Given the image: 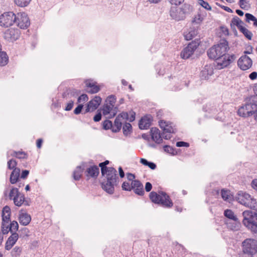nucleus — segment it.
<instances>
[{
    "mask_svg": "<svg viewBox=\"0 0 257 257\" xmlns=\"http://www.w3.org/2000/svg\"><path fill=\"white\" fill-rule=\"evenodd\" d=\"M229 49L228 42L225 39H221L218 44L208 50L207 55L210 59L217 61L220 69L223 68L228 66L235 58L234 55H226Z\"/></svg>",
    "mask_w": 257,
    "mask_h": 257,
    "instance_id": "1",
    "label": "nucleus"
},
{
    "mask_svg": "<svg viewBox=\"0 0 257 257\" xmlns=\"http://www.w3.org/2000/svg\"><path fill=\"white\" fill-rule=\"evenodd\" d=\"M104 176L106 178V181L102 183V188L107 193L112 194L114 193V186H117L118 183L119 178L117 176V171L114 168L110 167L105 173Z\"/></svg>",
    "mask_w": 257,
    "mask_h": 257,
    "instance_id": "2",
    "label": "nucleus"
},
{
    "mask_svg": "<svg viewBox=\"0 0 257 257\" xmlns=\"http://www.w3.org/2000/svg\"><path fill=\"white\" fill-rule=\"evenodd\" d=\"M193 7L187 3H185L181 7L176 6L172 7L170 10V16L172 19L180 21L185 19L186 15H189L193 11Z\"/></svg>",
    "mask_w": 257,
    "mask_h": 257,
    "instance_id": "3",
    "label": "nucleus"
},
{
    "mask_svg": "<svg viewBox=\"0 0 257 257\" xmlns=\"http://www.w3.org/2000/svg\"><path fill=\"white\" fill-rule=\"evenodd\" d=\"M257 254V240L251 238L244 239L241 243V252L239 257H254Z\"/></svg>",
    "mask_w": 257,
    "mask_h": 257,
    "instance_id": "4",
    "label": "nucleus"
},
{
    "mask_svg": "<svg viewBox=\"0 0 257 257\" xmlns=\"http://www.w3.org/2000/svg\"><path fill=\"white\" fill-rule=\"evenodd\" d=\"M149 198L152 202L164 208H170L173 205L170 196L163 191H160L159 193L154 191L151 192L149 194Z\"/></svg>",
    "mask_w": 257,
    "mask_h": 257,
    "instance_id": "5",
    "label": "nucleus"
},
{
    "mask_svg": "<svg viewBox=\"0 0 257 257\" xmlns=\"http://www.w3.org/2000/svg\"><path fill=\"white\" fill-rule=\"evenodd\" d=\"M242 214V224L252 232L257 234V211L245 210Z\"/></svg>",
    "mask_w": 257,
    "mask_h": 257,
    "instance_id": "6",
    "label": "nucleus"
},
{
    "mask_svg": "<svg viewBox=\"0 0 257 257\" xmlns=\"http://www.w3.org/2000/svg\"><path fill=\"white\" fill-rule=\"evenodd\" d=\"M235 198L239 203L248 208L253 210H256L257 208V201L256 199L251 198L248 193L239 191Z\"/></svg>",
    "mask_w": 257,
    "mask_h": 257,
    "instance_id": "7",
    "label": "nucleus"
},
{
    "mask_svg": "<svg viewBox=\"0 0 257 257\" xmlns=\"http://www.w3.org/2000/svg\"><path fill=\"white\" fill-rule=\"evenodd\" d=\"M257 102H253L250 97L245 104L238 109V114L242 117H246L255 114L257 112Z\"/></svg>",
    "mask_w": 257,
    "mask_h": 257,
    "instance_id": "8",
    "label": "nucleus"
},
{
    "mask_svg": "<svg viewBox=\"0 0 257 257\" xmlns=\"http://www.w3.org/2000/svg\"><path fill=\"white\" fill-rule=\"evenodd\" d=\"M17 22V17L12 12L4 13L0 16V25L4 27L12 26Z\"/></svg>",
    "mask_w": 257,
    "mask_h": 257,
    "instance_id": "9",
    "label": "nucleus"
},
{
    "mask_svg": "<svg viewBox=\"0 0 257 257\" xmlns=\"http://www.w3.org/2000/svg\"><path fill=\"white\" fill-rule=\"evenodd\" d=\"M159 123L160 127L163 130V137L165 140L170 139L171 138V134H174L176 132L172 122L160 120Z\"/></svg>",
    "mask_w": 257,
    "mask_h": 257,
    "instance_id": "10",
    "label": "nucleus"
},
{
    "mask_svg": "<svg viewBox=\"0 0 257 257\" xmlns=\"http://www.w3.org/2000/svg\"><path fill=\"white\" fill-rule=\"evenodd\" d=\"M10 199L14 200V204L16 206H21L24 202V195L21 193L19 191L17 188L13 187L10 191L9 194Z\"/></svg>",
    "mask_w": 257,
    "mask_h": 257,
    "instance_id": "11",
    "label": "nucleus"
},
{
    "mask_svg": "<svg viewBox=\"0 0 257 257\" xmlns=\"http://www.w3.org/2000/svg\"><path fill=\"white\" fill-rule=\"evenodd\" d=\"M199 45V42L198 40L191 42L182 51L181 57L184 59L189 58L194 53Z\"/></svg>",
    "mask_w": 257,
    "mask_h": 257,
    "instance_id": "12",
    "label": "nucleus"
},
{
    "mask_svg": "<svg viewBox=\"0 0 257 257\" xmlns=\"http://www.w3.org/2000/svg\"><path fill=\"white\" fill-rule=\"evenodd\" d=\"M16 23L21 29H27L30 25V21L28 15L25 13H18L16 15Z\"/></svg>",
    "mask_w": 257,
    "mask_h": 257,
    "instance_id": "13",
    "label": "nucleus"
},
{
    "mask_svg": "<svg viewBox=\"0 0 257 257\" xmlns=\"http://www.w3.org/2000/svg\"><path fill=\"white\" fill-rule=\"evenodd\" d=\"M20 31L18 29L10 28L7 30L4 34V38L9 41H14L19 39Z\"/></svg>",
    "mask_w": 257,
    "mask_h": 257,
    "instance_id": "14",
    "label": "nucleus"
},
{
    "mask_svg": "<svg viewBox=\"0 0 257 257\" xmlns=\"http://www.w3.org/2000/svg\"><path fill=\"white\" fill-rule=\"evenodd\" d=\"M252 64L251 59L246 55L241 56L237 61L238 66L242 70L249 69Z\"/></svg>",
    "mask_w": 257,
    "mask_h": 257,
    "instance_id": "15",
    "label": "nucleus"
},
{
    "mask_svg": "<svg viewBox=\"0 0 257 257\" xmlns=\"http://www.w3.org/2000/svg\"><path fill=\"white\" fill-rule=\"evenodd\" d=\"M101 102V98L100 96H95L94 98L91 100L87 104L84 113L89 111H93L96 109Z\"/></svg>",
    "mask_w": 257,
    "mask_h": 257,
    "instance_id": "16",
    "label": "nucleus"
},
{
    "mask_svg": "<svg viewBox=\"0 0 257 257\" xmlns=\"http://www.w3.org/2000/svg\"><path fill=\"white\" fill-rule=\"evenodd\" d=\"M99 174V167L96 165H93L87 168L85 171V175L87 177V180L92 178L96 179Z\"/></svg>",
    "mask_w": 257,
    "mask_h": 257,
    "instance_id": "17",
    "label": "nucleus"
},
{
    "mask_svg": "<svg viewBox=\"0 0 257 257\" xmlns=\"http://www.w3.org/2000/svg\"><path fill=\"white\" fill-rule=\"evenodd\" d=\"M131 190H134L135 194L143 196L145 193L143 184L139 180H135L132 182Z\"/></svg>",
    "mask_w": 257,
    "mask_h": 257,
    "instance_id": "18",
    "label": "nucleus"
},
{
    "mask_svg": "<svg viewBox=\"0 0 257 257\" xmlns=\"http://www.w3.org/2000/svg\"><path fill=\"white\" fill-rule=\"evenodd\" d=\"M152 139L157 144H161L163 142V134H161L160 130L157 127H152L150 131Z\"/></svg>",
    "mask_w": 257,
    "mask_h": 257,
    "instance_id": "19",
    "label": "nucleus"
},
{
    "mask_svg": "<svg viewBox=\"0 0 257 257\" xmlns=\"http://www.w3.org/2000/svg\"><path fill=\"white\" fill-rule=\"evenodd\" d=\"M19 238V235L16 232L12 233L11 235L8 238L5 244V249L9 250L16 243Z\"/></svg>",
    "mask_w": 257,
    "mask_h": 257,
    "instance_id": "20",
    "label": "nucleus"
},
{
    "mask_svg": "<svg viewBox=\"0 0 257 257\" xmlns=\"http://www.w3.org/2000/svg\"><path fill=\"white\" fill-rule=\"evenodd\" d=\"M117 108L116 107H113L108 105V103L103 105L102 109V113L104 115L110 114V116L109 118L114 117L117 113Z\"/></svg>",
    "mask_w": 257,
    "mask_h": 257,
    "instance_id": "21",
    "label": "nucleus"
},
{
    "mask_svg": "<svg viewBox=\"0 0 257 257\" xmlns=\"http://www.w3.org/2000/svg\"><path fill=\"white\" fill-rule=\"evenodd\" d=\"M152 119L151 116H145L142 117L139 121V126L141 130L148 129L152 124Z\"/></svg>",
    "mask_w": 257,
    "mask_h": 257,
    "instance_id": "22",
    "label": "nucleus"
},
{
    "mask_svg": "<svg viewBox=\"0 0 257 257\" xmlns=\"http://www.w3.org/2000/svg\"><path fill=\"white\" fill-rule=\"evenodd\" d=\"M86 91L89 93L94 94L100 90V87L96 84L95 82H91L88 81L85 82Z\"/></svg>",
    "mask_w": 257,
    "mask_h": 257,
    "instance_id": "23",
    "label": "nucleus"
},
{
    "mask_svg": "<svg viewBox=\"0 0 257 257\" xmlns=\"http://www.w3.org/2000/svg\"><path fill=\"white\" fill-rule=\"evenodd\" d=\"M225 223L228 229L233 231L239 230L241 226V223L238 219H237V220H225Z\"/></svg>",
    "mask_w": 257,
    "mask_h": 257,
    "instance_id": "24",
    "label": "nucleus"
},
{
    "mask_svg": "<svg viewBox=\"0 0 257 257\" xmlns=\"http://www.w3.org/2000/svg\"><path fill=\"white\" fill-rule=\"evenodd\" d=\"M198 34L197 29L194 27H190L184 33L185 39L189 41L194 38Z\"/></svg>",
    "mask_w": 257,
    "mask_h": 257,
    "instance_id": "25",
    "label": "nucleus"
},
{
    "mask_svg": "<svg viewBox=\"0 0 257 257\" xmlns=\"http://www.w3.org/2000/svg\"><path fill=\"white\" fill-rule=\"evenodd\" d=\"M20 169L19 168H15L11 173L10 178V181L11 184H16L19 180L20 176Z\"/></svg>",
    "mask_w": 257,
    "mask_h": 257,
    "instance_id": "26",
    "label": "nucleus"
},
{
    "mask_svg": "<svg viewBox=\"0 0 257 257\" xmlns=\"http://www.w3.org/2000/svg\"><path fill=\"white\" fill-rule=\"evenodd\" d=\"M19 220L21 224L26 226L30 223L31 220V217L30 215L27 213H20L19 214Z\"/></svg>",
    "mask_w": 257,
    "mask_h": 257,
    "instance_id": "27",
    "label": "nucleus"
},
{
    "mask_svg": "<svg viewBox=\"0 0 257 257\" xmlns=\"http://www.w3.org/2000/svg\"><path fill=\"white\" fill-rule=\"evenodd\" d=\"M11 209L9 206H5L2 210V221L9 223L10 221Z\"/></svg>",
    "mask_w": 257,
    "mask_h": 257,
    "instance_id": "28",
    "label": "nucleus"
},
{
    "mask_svg": "<svg viewBox=\"0 0 257 257\" xmlns=\"http://www.w3.org/2000/svg\"><path fill=\"white\" fill-rule=\"evenodd\" d=\"M84 169L81 166H77L73 173V178L76 181L79 180L82 175Z\"/></svg>",
    "mask_w": 257,
    "mask_h": 257,
    "instance_id": "29",
    "label": "nucleus"
},
{
    "mask_svg": "<svg viewBox=\"0 0 257 257\" xmlns=\"http://www.w3.org/2000/svg\"><path fill=\"white\" fill-rule=\"evenodd\" d=\"M243 24V22L237 16H235L232 19L230 26L232 28L233 26H236L237 28L240 30V27H243L242 24Z\"/></svg>",
    "mask_w": 257,
    "mask_h": 257,
    "instance_id": "30",
    "label": "nucleus"
},
{
    "mask_svg": "<svg viewBox=\"0 0 257 257\" xmlns=\"http://www.w3.org/2000/svg\"><path fill=\"white\" fill-rule=\"evenodd\" d=\"M224 215L227 218L225 220H237L238 218L230 209H226L224 211Z\"/></svg>",
    "mask_w": 257,
    "mask_h": 257,
    "instance_id": "31",
    "label": "nucleus"
},
{
    "mask_svg": "<svg viewBox=\"0 0 257 257\" xmlns=\"http://www.w3.org/2000/svg\"><path fill=\"white\" fill-rule=\"evenodd\" d=\"M121 126L122 120L118 119V117H116L114 122V124H112V132H118L120 130Z\"/></svg>",
    "mask_w": 257,
    "mask_h": 257,
    "instance_id": "32",
    "label": "nucleus"
},
{
    "mask_svg": "<svg viewBox=\"0 0 257 257\" xmlns=\"http://www.w3.org/2000/svg\"><path fill=\"white\" fill-rule=\"evenodd\" d=\"M9 58L6 52L0 50V66H5L8 62Z\"/></svg>",
    "mask_w": 257,
    "mask_h": 257,
    "instance_id": "33",
    "label": "nucleus"
},
{
    "mask_svg": "<svg viewBox=\"0 0 257 257\" xmlns=\"http://www.w3.org/2000/svg\"><path fill=\"white\" fill-rule=\"evenodd\" d=\"M11 156L15 157L18 159H26L27 158L28 155L25 152L23 151H13V153L11 154Z\"/></svg>",
    "mask_w": 257,
    "mask_h": 257,
    "instance_id": "34",
    "label": "nucleus"
},
{
    "mask_svg": "<svg viewBox=\"0 0 257 257\" xmlns=\"http://www.w3.org/2000/svg\"><path fill=\"white\" fill-rule=\"evenodd\" d=\"M239 31L244 35V36L247 39L249 40H251V38L252 37V34L250 31H249L248 29H247L244 27H240Z\"/></svg>",
    "mask_w": 257,
    "mask_h": 257,
    "instance_id": "35",
    "label": "nucleus"
},
{
    "mask_svg": "<svg viewBox=\"0 0 257 257\" xmlns=\"http://www.w3.org/2000/svg\"><path fill=\"white\" fill-rule=\"evenodd\" d=\"M123 133L124 136H127L132 131V126L131 123L125 122L122 127Z\"/></svg>",
    "mask_w": 257,
    "mask_h": 257,
    "instance_id": "36",
    "label": "nucleus"
},
{
    "mask_svg": "<svg viewBox=\"0 0 257 257\" xmlns=\"http://www.w3.org/2000/svg\"><path fill=\"white\" fill-rule=\"evenodd\" d=\"M10 226L9 223H6L5 222L2 221V233L4 234H8L9 231H10Z\"/></svg>",
    "mask_w": 257,
    "mask_h": 257,
    "instance_id": "37",
    "label": "nucleus"
},
{
    "mask_svg": "<svg viewBox=\"0 0 257 257\" xmlns=\"http://www.w3.org/2000/svg\"><path fill=\"white\" fill-rule=\"evenodd\" d=\"M164 151L169 153V154H171L172 155H176L177 154V152L176 151V150L170 146H168V145H165L164 146Z\"/></svg>",
    "mask_w": 257,
    "mask_h": 257,
    "instance_id": "38",
    "label": "nucleus"
},
{
    "mask_svg": "<svg viewBox=\"0 0 257 257\" xmlns=\"http://www.w3.org/2000/svg\"><path fill=\"white\" fill-rule=\"evenodd\" d=\"M31 0H15V4L20 7H27Z\"/></svg>",
    "mask_w": 257,
    "mask_h": 257,
    "instance_id": "39",
    "label": "nucleus"
},
{
    "mask_svg": "<svg viewBox=\"0 0 257 257\" xmlns=\"http://www.w3.org/2000/svg\"><path fill=\"white\" fill-rule=\"evenodd\" d=\"M102 126L104 130H108L111 129L112 131V123L110 120L106 119L103 121Z\"/></svg>",
    "mask_w": 257,
    "mask_h": 257,
    "instance_id": "40",
    "label": "nucleus"
},
{
    "mask_svg": "<svg viewBox=\"0 0 257 257\" xmlns=\"http://www.w3.org/2000/svg\"><path fill=\"white\" fill-rule=\"evenodd\" d=\"M198 4L206 10H211V7L207 2H205L203 0H198Z\"/></svg>",
    "mask_w": 257,
    "mask_h": 257,
    "instance_id": "41",
    "label": "nucleus"
},
{
    "mask_svg": "<svg viewBox=\"0 0 257 257\" xmlns=\"http://www.w3.org/2000/svg\"><path fill=\"white\" fill-rule=\"evenodd\" d=\"M10 232L11 233H14L13 231H15L14 232H16V231L18 230L19 228V224L18 222L16 221H13L11 222L10 224Z\"/></svg>",
    "mask_w": 257,
    "mask_h": 257,
    "instance_id": "42",
    "label": "nucleus"
},
{
    "mask_svg": "<svg viewBox=\"0 0 257 257\" xmlns=\"http://www.w3.org/2000/svg\"><path fill=\"white\" fill-rule=\"evenodd\" d=\"M106 101L108 103V105L114 107L116 101V98L113 95H109L107 97Z\"/></svg>",
    "mask_w": 257,
    "mask_h": 257,
    "instance_id": "43",
    "label": "nucleus"
},
{
    "mask_svg": "<svg viewBox=\"0 0 257 257\" xmlns=\"http://www.w3.org/2000/svg\"><path fill=\"white\" fill-rule=\"evenodd\" d=\"M22 249L20 247L15 246L11 251V254L13 257H17L21 252Z\"/></svg>",
    "mask_w": 257,
    "mask_h": 257,
    "instance_id": "44",
    "label": "nucleus"
},
{
    "mask_svg": "<svg viewBox=\"0 0 257 257\" xmlns=\"http://www.w3.org/2000/svg\"><path fill=\"white\" fill-rule=\"evenodd\" d=\"M17 165V162L14 159H11L8 162V168L10 170H14Z\"/></svg>",
    "mask_w": 257,
    "mask_h": 257,
    "instance_id": "45",
    "label": "nucleus"
},
{
    "mask_svg": "<svg viewBox=\"0 0 257 257\" xmlns=\"http://www.w3.org/2000/svg\"><path fill=\"white\" fill-rule=\"evenodd\" d=\"M230 193L228 190L223 189L221 191V196L224 200H227L229 196Z\"/></svg>",
    "mask_w": 257,
    "mask_h": 257,
    "instance_id": "46",
    "label": "nucleus"
},
{
    "mask_svg": "<svg viewBox=\"0 0 257 257\" xmlns=\"http://www.w3.org/2000/svg\"><path fill=\"white\" fill-rule=\"evenodd\" d=\"M99 167L101 168V171L102 176H105V173H106V171L110 168V167H107L106 165L103 163V162L99 163Z\"/></svg>",
    "mask_w": 257,
    "mask_h": 257,
    "instance_id": "47",
    "label": "nucleus"
},
{
    "mask_svg": "<svg viewBox=\"0 0 257 257\" xmlns=\"http://www.w3.org/2000/svg\"><path fill=\"white\" fill-rule=\"evenodd\" d=\"M116 117H118V119H120L121 120H127L128 119V115L127 112H122L120 113L119 114H118Z\"/></svg>",
    "mask_w": 257,
    "mask_h": 257,
    "instance_id": "48",
    "label": "nucleus"
},
{
    "mask_svg": "<svg viewBox=\"0 0 257 257\" xmlns=\"http://www.w3.org/2000/svg\"><path fill=\"white\" fill-rule=\"evenodd\" d=\"M132 183L130 184V183L124 182L122 184V189L125 191H131Z\"/></svg>",
    "mask_w": 257,
    "mask_h": 257,
    "instance_id": "49",
    "label": "nucleus"
},
{
    "mask_svg": "<svg viewBox=\"0 0 257 257\" xmlns=\"http://www.w3.org/2000/svg\"><path fill=\"white\" fill-rule=\"evenodd\" d=\"M253 90L255 95L250 97V100L253 102H257V83L254 84Z\"/></svg>",
    "mask_w": 257,
    "mask_h": 257,
    "instance_id": "50",
    "label": "nucleus"
},
{
    "mask_svg": "<svg viewBox=\"0 0 257 257\" xmlns=\"http://www.w3.org/2000/svg\"><path fill=\"white\" fill-rule=\"evenodd\" d=\"M245 21L246 22L249 23L250 21H254L255 19L256 18L254 16L249 13H246L245 14Z\"/></svg>",
    "mask_w": 257,
    "mask_h": 257,
    "instance_id": "51",
    "label": "nucleus"
},
{
    "mask_svg": "<svg viewBox=\"0 0 257 257\" xmlns=\"http://www.w3.org/2000/svg\"><path fill=\"white\" fill-rule=\"evenodd\" d=\"M248 2L246 0H239L238 5L241 9L245 10L247 8L246 4Z\"/></svg>",
    "mask_w": 257,
    "mask_h": 257,
    "instance_id": "52",
    "label": "nucleus"
},
{
    "mask_svg": "<svg viewBox=\"0 0 257 257\" xmlns=\"http://www.w3.org/2000/svg\"><path fill=\"white\" fill-rule=\"evenodd\" d=\"M70 94L72 96H78L80 93V91L76 89H70Z\"/></svg>",
    "mask_w": 257,
    "mask_h": 257,
    "instance_id": "53",
    "label": "nucleus"
},
{
    "mask_svg": "<svg viewBox=\"0 0 257 257\" xmlns=\"http://www.w3.org/2000/svg\"><path fill=\"white\" fill-rule=\"evenodd\" d=\"M176 146L178 147H188L189 146V143L183 141L177 142L176 143Z\"/></svg>",
    "mask_w": 257,
    "mask_h": 257,
    "instance_id": "54",
    "label": "nucleus"
},
{
    "mask_svg": "<svg viewBox=\"0 0 257 257\" xmlns=\"http://www.w3.org/2000/svg\"><path fill=\"white\" fill-rule=\"evenodd\" d=\"M83 105L82 104H79L74 110V113L75 114H78L81 113L83 108Z\"/></svg>",
    "mask_w": 257,
    "mask_h": 257,
    "instance_id": "55",
    "label": "nucleus"
},
{
    "mask_svg": "<svg viewBox=\"0 0 257 257\" xmlns=\"http://www.w3.org/2000/svg\"><path fill=\"white\" fill-rule=\"evenodd\" d=\"M102 115L100 112L97 111V113L93 117V120L95 122H98L101 119Z\"/></svg>",
    "mask_w": 257,
    "mask_h": 257,
    "instance_id": "56",
    "label": "nucleus"
},
{
    "mask_svg": "<svg viewBox=\"0 0 257 257\" xmlns=\"http://www.w3.org/2000/svg\"><path fill=\"white\" fill-rule=\"evenodd\" d=\"M216 5H217L218 6L220 7L221 9H222L223 10H224V11H225L228 13H231L233 12L232 10L228 7L224 6L223 5H221L217 3H216Z\"/></svg>",
    "mask_w": 257,
    "mask_h": 257,
    "instance_id": "57",
    "label": "nucleus"
},
{
    "mask_svg": "<svg viewBox=\"0 0 257 257\" xmlns=\"http://www.w3.org/2000/svg\"><path fill=\"white\" fill-rule=\"evenodd\" d=\"M169 1L172 5H174L176 6L181 5L184 1V0H169Z\"/></svg>",
    "mask_w": 257,
    "mask_h": 257,
    "instance_id": "58",
    "label": "nucleus"
},
{
    "mask_svg": "<svg viewBox=\"0 0 257 257\" xmlns=\"http://www.w3.org/2000/svg\"><path fill=\"white\" fill-rule=\"evenodd\" d=\"M88 99V98L87 95L85 94H83L78 97V102H80L81 100L83 101H86Z\"/></svg>",
    "mask_w": 257,
    "mask_h": 257,
    "instance_id": "59",
    "label": "nucleus"
},
{
    "mask_svg": "<svg viewBox=\"0 0 257 257\" xmlns=\"http://www.w3.org/2000/svg\"><path fill=\"white\" fill-rule=\"evenodd\" d=\"M29 174V171L27 170H23L21 174V178L23 179H26L27 178Z\"/></svg>",
    "mask_w": 257,
    "mask_h": 257,
    "instance_id": "60",
    "label": "nucleus"
},
{
    "mask_svg": "<svg viewBox=\"0 0 257 257\" xmlns=\"http://www.w3.org/2000/svg\"><path fill=\"white\" fill-rule=\"evenodd\" d=\"M74 105V102L73 101H70L69 103H67L65 110L66 111H70L72 109Z\"/></svg>",
    "mask_w": 257,
    "mask_h": 257,
    "instance_id": "61",
    "label": "nucleus"
},
{
    "mask_svg": "<svg viewBox=\"0 0 257 257\" xmlns=\"http://www.w3.org/2000/svg\"><path fill=\"white\" fill-rule=\"evenodd\" d=\"M202 21V18H201L200 15H198L197 17H195L193 20L192 21L193 23H196L197 24H199Z\"/></svg>",
    "mask_w": 257,
    "mask_h": 257,
    "instance_id": "62",
    "label": "nucleus"
},
{
    "mask_svg": "<svg viewBox=\"0 0 257 257\" xmlns=\"http://www.w3.org/2000/svg\"><path fill=\"white\" fill-rule=\"evenodd\" d=\"M126 177H127V179L130 181H134L135 178H136V176L135 175V174H132V173H128L126 174Z\"/></svg>",
    "mask_w": 257,
    "mask_h": 257,
    "instance_id": "63",
    "label": "nucleus"
},
{
    "mask_svg": "<svg viewBox=\"0 0 257 257\" xmlns=\"http://www.w3.org/2000/svg\"><path fill=\"white\" fill-rule=\"evenodd\" d=\"M252 188L257 192V179H254L251 182Z\"/></svg>",
    "mask_w": 257,
    "mask_h": 257,
    "instance_id": "64",
    "label": "nucleus"
}]
</instances>
